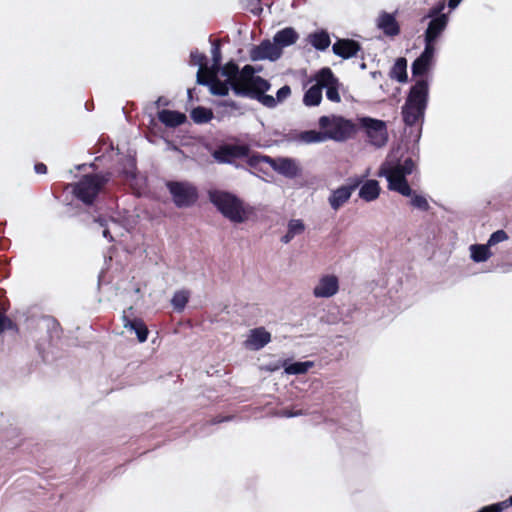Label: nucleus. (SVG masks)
I'll list each match as a JSON object with an SVG mask.
<instances>
[{
  "mask_svg": "<svg viewBox=\"0 0 512 512\" xmlns=\"http://www.w3.org/2000/svg\"><path fill=\"white\" fill-rule=\"evenodd\" d=\"M211 72L217 73L215 70H212L211 68H199L197 72V83L200 85H210L212 81V74Z\"/></svg>",
  "mask_w": 512,
  "mask_h": 512,
  "instance_id": "nucleus-36",
  "label": "nucleus"
},
{
  "mask_svg": "<svg viewBox=\"0 0 512 512\" xmlns=\"http://www.w3.org/2000/svg\"><path fill=\"white\" fill-rule=\"evenodd\" d=\"M224 419H218V418H215L211 421L212 424H217V423H220L222 422Z\"/></svg>",
  "mask_w": 512,
  "mask_h": 512,
  "instance_id": "nucleus-51",
  "label": "nucleus"
},
{
  "mask_svg": "<svg viewBox=\"0 0 512 512\" xmlns=\"http://www.w3.org/2000/svg\"><path fill=\"white\" fill-rule=\"evenodd\" d=\"M250 151V147L246 144H224L213 152V157L219 163L232 164L236 159H249L252 156Z\"/></svg>",
  "mask_w": 512,
  "mask_h": 512,
  "instance_id": "nucleus-10",
  "label": "nucleus"
},
{
  "mask_svg": "<svg viewBox=\"0 0 512 512\" xmlns=\"http://www.w3.org/2000/svg\"><path fill=\"white\" fill-rule=\"evenodd\" d=\"M157 117L161 123L170 128L178 127L186 121L184 113L168 109L159 111Z\"/></svg>",
  "mask_w": 512,
  "mask_h": 512,
  "instance_id": "nucleus-20",
  "label": "nucleus"
},
{
  "mask_svg": "<svg viewBox=\"0 0 512 512\" xmlns=\"http://www.w3.org/2000/svg\"><path fill=\"white\" fill-rule=\"evenodd\" d=\"M390 77L399 82L407 81V60L405 58L400 57L396 60L390 71Z\"/></svg>",
  "mask_w": 512,
  "mask_h": 512,
  "instance_id": "nucleus-29",
  "label": "nucleus"
},
{
  "mask_svg": "<svg viewBox=\"0 0 512 512\" xmlns=\"http://www.w3.org/2000/svg\"><path fill=\"white\" fill-rule=\"evenodd\" d=\"M307 42L318 51H325L331 44L329 33L320 29L314 31L307 36Z\"/></svg>",
  "mask_w": 512,
  "mask_h": 512,
  "instance_id": "nucleus-22",
  "label": "nucleus"
},
{
  "mask_svg": "<svg viewBox=\"0 0 512 512\" xmlns=\"http://www.w3.org/2000/svg\"><path fill=\"white\" fill-rule=\"evenodd\" d=\"M362 183L361 178H349L348 183L333 190L328 198L331 208L335 211L339 210L348 202L352 193Z\"/></svg>",
  "mask_w": 512,
  "mask_h": 512,
  "instance_id": "nucleus-11",
  "label": "nucleus"
},
{
  "mask_svg": "<svg viewBox=\"0 0 512 512\" xmlns=\"http://www.w3.org/2000/svg\"><path fill=\"white\" fill-rule=\"evenodd\" d=\"M34 170H35V172L37 174H46L47 173V166L44 163L39 162V163L35 164Z\"/></svg>",
  "mask_w": 512,
  "mask_h": 512,
  "instance_id": "nucleus-43",
  "label": "nucleus"
},
{
  "mask_svg": "<svg viewBox=\"0 0 512 512\" xmlns=\"http://www.w3.org/2000/svg\"><path fill=\"white\" fill-rule=\"evenodd\" d=\"M241 70L239 69V66L234 61L227 62L222 68L221 73L223 76L226 77V80L228 81L229 85L231 86V83L236 80V78L240 75Z\"/></svg>",
  "mask_w": 512,
  "mask_h": 512,
  "instance_id": "nucleus-32",
  "label": "nucleus"
},
{
  "mask_svg": "<svg viewBox=\"0 0 512 512\" xmlns=\"http://www.w3.org/2000/svg\"><path fill=\"white\" fill-rule=\"evenodd\" d=\"M319 78L321 79L322 90L326 89V97L329 101L339 103L341 96L339 94L340 82L329 67L319 70Z\"/></svg>",
  "mask_w": 512,
  "mask_h": 512,
  "instance_id": "nucleus-12",
  "label": "nucleus"
},
{
  "mask_svg": "<svg viewBox=\"0 0 512 512\" xmlns=\"http://www.w3.org/2000/svg\"><path fill=\"white\" fill-rule=\"evenodd\" d=\"M102 235L103 237H105L106 239H108L110 242L114 241V238L113 236L111 235L109 229L106 227L104 228L103 232H102Z\"/></svg>",
  "mask_w": 512,
  "mask_h": 512,
  "instance_id": "nucleus-46",
  "label": "nucleus"
},
{
  "mask_svg": "<svg viewBox=\"0 0 512 512\" xmlns=\"http://www.w3.org/2000/svg\"><path fill=\"white\" fill-rule=\"evenodd\" d=\"M190 116L195 123L204 124L212 120L213 112L211 109L198 106L191 111Z\"/></svg>",
  "mask_w": 512,
  "mask_h": 512,
  "instance_id": "nucleus-31",
  "label": "nucleus"
},
{
  "mask_svg": "<svg viewBox=\"0 0 512 512\" xmlns=\"http://www.w3.org/2000/svg\"><path fill=\"white\" fill-rule=\"evenodd\" d=\"M338 290V278L334 275H326L319 280L318 285L313 289V294L318 298H329L335 295Z\"/></svg>",
  "mask_w": 512,
  "mask_h": 512,
  "instance_id": "nucleus-15",
  "label": "nucleus"
},
{
  "mask_svg": "<svg viewBox=\"0 0 512 512\" xmlns=\"http://www.w3.org/2000/svg\"><path fill=\"white\" fill-rule=\"evenodd\" d=\"M255 69L252 65H245L240 75L231 83L230 88L237 96L251 98L260 88L266 79L255 75Z\"/></svg>",
  "mask_w": 512,
  "mask_h": 512,
  "instance_id": "nucleus-6",
  "label": "nucleus"
},
{
  "mask_svg": "<svg viewBox=\"0 0 512 512\" xmlns=\"http://www.w3.org/2000/svg\"><path fill=\"white\" fill-rule=\"evenodd\" d=\"M413 169V160L407 158L403 163H383L379 175L386 177L389 190L396 191L404 196H410V204L416 206V194H412V189L406 180V176L412 173Z\"/></svg>",
  "mask_w": 512,
  "mask_h": 512,
  "instance_id": "nucleus-3",
  "label": "nucleus"
},
{
  "mask_svg": "<svg viewBox=\"0 0 512 512\" xmlns=\"http://www.w3.org/2000/svg\"><path fill=\"white\" fill-rule=\"evenodd\" d=\"M319 126L325 130L327 138L334 140H343L352 136L357 131V126L351 120L343 117L321 116Z\"/></svg>",
  "mask_w": 512,
  "mask_h": 512,
  "instance_id": "nucleus-7",
  "label": "nucleus"
},
{
  "mask_svg": "<svg viewBox=\"0 0 512 512\" xmlns=\"http://www.w3.org/2000/svg\"><path fill=\"white\" fill-rule=\"evenodd\" d=\"M411 75H412V78H415L416 77V68H417V65H416V60H414L412 63H411Z\"/></svg>",
  "mask_w": 512,
  "mask_h": 512,
  "instance_id": "nucleus-48",
  "label": "nucleus"
},
{
  "mask_svg": "<svg viewBox=\"0 0 512 512\" xmlns=\"http://www.w3.org/2000/svg\"><path fill=\"white\" fill-rule=\"evenodd\" d=\"M94 221H95L96 223H98L100 226L104 227V228H106V227H107V221H106V219H104V218H102V217H96V218L94 219Z\"/></svg>",
  "mask_w": 512,
  "mask_h": 512,
  "instance_id": "nucleus-47",
  "label": "nucleus"
},
{
  "mask_svg": "<svg viewBox=\"0 0 512 512\" xmlns=\"http://www.w3.org/2000/svg\"><path fill=\"white\" fill-rule=\"evenodd\" d=\"M190 58L192 64L199 65L200 68H207V58L203 53H199L197 50L192 51Z\"/></svg>",
  "mask_w": 512,
  "mask_h": 512,
  "instance_id": "nucleus-40",
  "label": "nucleus"
},
{
  "mask_svg": "<svg viewBox=\"0 0 512 512\" xmlns=\"http://www.w3.org/2000/svg\"><path fill=\"white\" fill-rule=\"evenodd\" d=\"M301 140L307 143L321 142L327 139L326 132H320L316 130L304 131L300 135Z\"/></svg>",
  "mask_w": 512,
  "mask_h": 512,
  "instance_id": "nucleus-35",
  "label": "nucleus"
},
{
  "mask_svg": "<svg viewBox=\"0 0 512 512\" xmlns=\"http://www.w3.org/2000/svg\"><path fill=\"white\" fill-rule=\"evenodd\" d=\"M298 415V413H294V412H285V416L287 417H292V416H296Z\"/></svg>",
  "mask_w": 512,
  "mask_h": 512,
  "instance_id": "nucleus-50",
  "label": "nucleus"
},
{
  "mask_svg": "<svg viewBox=\"0 0 512 512\" xmlns=\"http://www.w3.org/2000/svg\"><path fill=\"white\" fill-rule=\"evenodd\" d=\"M402 117L407 126L416 124V84L410 87L408 97L402 107Z\"/></svg>",
  "mask_w": 512,
  "mask_h": 512,
  "instance_id": "nucleus-18",
  "label": "nucleus"
},
{
  "mask_svg": "<svg viewBox=\"0 0 512 512\" xmlns=\"http://www.w3.org/2000/svg\"><path fill=\"white\" fill-rule=\"evenodd\" d=\"M110 179L111 173L85 174L71 185V193L84 205L92 206Z\"/></svg>",
  "mask_w": 512,
  "mask_h": 512,
  "instance_id": "nucleus-4",
  "label": "nucleus"
},
{
  "mask_svg": "<svg viewBox=\"0 0 512 512\" xmlns=\"http://www.w3.org/2000/svg\"><path fill=\"white\" fill-rule=\"evenodd\" d=\"M377 27L387 37H395L400 34V25L395 16L386 11H382L377 18Z\"/></svg>",
  "mask_w": 512,
  "mask_h": 512,
  "instance_id": "nucleus-17",
  "label": "nucleus"
},
{
  "mask_svg": "<svg viewBox=\"0 0 512 512\" xmlns=\"http://www.w3.org/2000/svg\"><path fill=\"white\" fill-rule=\"evenodd\" d=\"M420 132H421V129L418 128V135H417V138L419 139L420 138Z\"/></svg>",
  "mask_w": 512,
  "mask_h": 512,
  "instance_id": "nucleus-52",
  "label": "nucleus"
},
{
  "mask_svg": "<svg viewBox=\"0 0 512 512\" xmlns=\"http://www.w3.org/2000/svg\"><path fill=\"white\" fill-rule=\"evenodd\" d=\"M332 51L342 59H350L356 57L362 51V46L354 39L338 38L332 45Z\"/></svg>",
  "mask_w": 512,
  "mask_h": 512,
  "instance_id": "nucleus-14",
  "label": "nucleus"
},
{
  "mask_svg": "<svg viewBox=\"0 0 512 512\" xmlns=\"http://www.w3.org/2000/svg\"><path fill=\"white\" fill-rule=\"evenodd\" d=\"M221 59H222V55H221L220 45L218 43H216L212 47V60H213V65L211 67L212 70H215L217 72L220 69Z\"/></svg>",
  "mask_w": 512,
  "mask_h": 512,
  "instance_id": "nucleus-38",
  "label": "nucleus"
},
{
  "mask_svg": "<svg viewBox=\"0 0 512 512\" xmlns=\"http://www.w3.org/2000/svg\"><path fill=\"white\" fill-rule=\"evenodd\" d=\"M210 202L217 210L233 223H243L249 219L253 213V208L246 206L235 194L222 191L211 190L208 193Z\"/></svg>",
  "mask_w": 512,
  "mask_h": 512,
  "instance_id": "nucleus-2",
  "label": "nucleus"
},
{
  "mask_svg": "<svg viewBox=\"0 0 512 512\" xmlns=\"http://www.w3.org/2000/svg\"><path fill=\"white\" fill-rule=\"evenodd\" d=\"M359 127L364 131L370 144L375 147H382L388 141V131L386 123L383 120L371 117H362L358 119Z\"/></svg>",
  "mask_w": 512,
  "mask_h": 512,
  "instance_id": "nucleus-8",
  "label": "nucleus"
},
{
  "mask_svg": "<svg viewBox=\"0 0 512 512\" xmlns=\"http://www.w3.org/2000/svg\"><path fill=\"white\" fill-rule=\"evenodd\" d=\"M7 303H9L8 300L0 293V334L5 330H17V325L10 318L5 316L8 309Z\"/></svg>",
  "mask_w": 512,
  "mask_h": 512,
  "instance_id": "nucleus-28",
  "label": "nucleus"
},
{
  "mask_svg": "<svg viewBox=\"0 0 512 512\" xmlns=\"http://www.w3.org/2000/svg\"><path fill=\"white\" fill-rule=\"evenodd\" d=\"M270 83L265 80V82L260 86V88L254 93L251 99H255L259 101L262 105L267 108H274L277 105V100L271 95H267L266 92L270 89Z\"/></svg>",
  "mask_w": 512,
  "mask_h": 512,
  "instance_id": "nucleus-25",
  "label": "nucleus"
},
{
  "mask_svg": "<svg viewBox=\"0 0 512 512\" xmlns=\"http://www.w3.org/2000/svg\"><path fill=\"white\" fill-rule=\"evenodd\" d=\"M124 327L130 331H134L137 335L139 342H145L148 338V328L144 321L140 318L130 319L127 316L123 317Z\"/></svg>",
  "mask_w": 512,
  "mask_h": 512,
  "instance_id": "nucleus-21",
  "label": "nucleus"
},
{
  "mask_svg": "<svg viewBox=\"0 0 512 512\" xmlns=\"http://www.w3.org/2000/svg\"><path fill=\"white\" fill-rule=\"evenodd\" d=\"M316 83L304 94L303 103L308 107L318 106L322 101V85L319 78V71L314 75Z\"/></svg>",
  "mask_w": 512,
  "mask_h": 512,
  "instance_id": "nucleus-19",
  "label": "nucleus"
},
{
  "mask_svg": "<svg viewBox=\"0 0 512 512\" xmlns=\"http://www.w3.org/2000/svg\"><path fill=\"white\" fill-rule=\"evenodd\" d=\"M462 0H449L447 5L450 9V11L448 13H450L452 10H454L460 3H461Z\"/></svg>",
  "mask_w": 512,
  "mask_h": 512,
  "instance_id": "nucleus-45",
  "label": "nucleus"
},
{
  "mask_svg": "<svg viewBox=\"0 0 512 512\" xmlns=\"http://www.w3.org/2000/svg\"><path fill=\"white\" fill-rule=\"evenodd\" d=\"M210 74H212V81L209 85L211 93L217 96H227L230 88L228 81H221L218 79L215 72H211Z\"/></svg>",
  "mask_w": 512,
  "mask_h": 512,
  "instance_id": "nucleus-30",
  "label": "nucleus"
},
{
  "mask_svg": "<svg viewBox=\"0 0 512 512\" xmlns=\"http://www.w3.org/2000/svg\"><path fill=\"white\" fill-rule=\"evenodd\" d=\"M314 363L312 361L294 362L285 366V372L290 375H299L306 373Z\"/></svg>",
  "mask_w": 512,
  "mask_h": 512,
  "instance_id": "nucleus-34",
  "label": "nucleus"
},
{
  "mask_svg": "<svg viewBox=\"0 0 512 512\" xmlns=\"http://www.w3.org/2000/svg\"><path fill=\"white\" fill-rule=\"evenodd\" d=\"M271 341V334L264 327L250 330L245 346L251 350H260Z\"/></svg>",
  "mask_w": 512,
  "mask_h": 512,
  "instance_id": "nucleus-16",
  "label": "nucleus"
},
{
  "mask_svg": "<svg viewBox=\"0 0 512 512\" xmlns=\"http://www.w3.org/2000/svg\"><path fill=\"white\" fill-rule=\"evenodd\" d=\"M282 50L269 40L262 41L259 45L253 46L250 51V58L253 61L269 59L275 61L280 58Z\"/></svg>",
  "mask_w": 512,
  "mask_h": 512,
  "instance_id": "nucleus-13",
  "label": "nucleus"
},
{
  "mask_svg": "<svg viewBox=\"0 0 512 512\" xmlns=\"http://www.w3.org/2000/svg\"><path fill=\"white\" fill-rule=\"evenodd\" d=\"M380 194V186L376 180L366 181L359 190V197L367 202L374 201Z\"/></svg>",
  "mask_w": 512,
  "mask_h": 512,
  "instance_id": "nucleus-24",
  "label": "nucleus"
},
{
  "mask_svg": "<svg viewBox=\"0 0 512 512\" xmlns=\"http://www.w3.org/2000/svg\"><path fill=\"white\" fill-rule=\"evenodd\" d=\"M471 259L476 262H485L491 256L490 247L487 244H473L469 247Z\"/></svg>",
  "mask_w": 512,
  "mask_h": 512,
  "instance_id": "nucleus-27",
  "label": "nucleus"
},
{
  "mask_svg": "<svg viewBox=\"0 0 512 512\" xmlns=\"http://www.w3.org/2000/svg\"><path fill=\"white\" fill-rule=\"evenodd\" d=\"M167 188L178 208L191 207L198 199L196 187L189 183L169 181L167 182Z\"/></svg>",
  "mask_w": 512,
  "mask_h": 512,
  "instance_id": "nucleus-9",
  "label": "nucleus"
},
{
  "mask_svg": "<svg viewBox=\"0 0 512 512\" xmlns=\"http://www.w3.org/2000/svg\"><path fill=\"white\" fill-rule=\"evenodd\" d=\"M251 12L258 15L262 12V8L261 7H258L256 10L255 9H251Z\"/></svg>",
  "mask_w": 512,
  "mask_h": 512,
  "instance_id": "nucleus-49",
  "label": "nucleus"
},
{
  "mask_svg": "<svg viewBox=\"0 0 512 512\" xmlns=\"http://www.w3.org/2000/svg\"><path fill=\"white\" fill-rule=\"evenodd\" d=\"M247 163L250 167L253 168L258 167L261 163L269 164L274 171L287 178H295L300 172L296 161L291 158L279 157L274 159L267 155L255 153L249 157Z\"/></svg>",
  "mask_w": 512,
  "mask_h": 512,
  "instance_id": "nucleus-5",
  "label": "nucleus"
},
{
  "mask_svg": "<svg viewBox=\"0 0 512 512\" xmlns=\"http://www.w3.org/2000/svg\"><path fill=\"white\" fill-rule=\"evenodd\" d=\"M299 38L298 33L292 27H286L278 31L274 36L275 44L281 49L293 45Z\"/></svg>",
  "mask_w": 512,
  "mask_h": 512,
  "instance_id": "nucleus-23",
  "label": "nucleus"
},
{
  "mask_svg": "<svg viewBox=\"0 0 512 512\" xmlns=\"http://www.w3.org/2000/svg\"><path fill=\"white\" fill-rule=\"evenodd\" d=\"M305 231V224L301 219H291L288 222L287 232L281 238L285 244L289 243L295 236L302 234Z\"/></svg>",
  "mask_w": 512,
  "mask_h": 512,
  "instance_id": "nucleus-26",
  "label": "nucleus"
},
{
  "mask_svg": "<svg viewBox=\"0 0 512 512\" xmlns=\"http://www.w3.org/2000/svg\"><path fill=\"white\" fill-rule=\"evenodd\" d=\"M217 106L218 107H223V108H229L231 111H236V110L240 109V106L238 105V103L233 101V100H222V101H219L217 103Z\"/></svg>",
  "mask_w": 512,
  "mask_h": 512,
  "instance_id": "nucleus-42",
  "label": "nucleus"
},
{
  "mask_svg": "<svg viewBox=\"0 0 512 512\" xmlns=\"http://www.w3.org/2000/svg\"><path fill=\"white\" fill-rule=\"evenodd\" d=\"M417 203H418L417 204L418 205V210L419 209L426 210L428 208L427 200L424 197L420 196L419 194H418V202Z\"/></svg>",
  "mask_w": 512,
  "mask_h": 512,
  "instance_id": "nucleus-44",
  "label": "nucleus"
},
{
  "mask_svg": "<svg viewBox=\"0 0 512 512\" xmlns=\"http://www.w3.org/2000/svg\"><path fill=\"white\" fill-rule=\"evenodd\" d=\"M509 506H512V495L505 501L482 508L479 512H502Z\"/></svg>",
  "mask_w": 512,
  "mask_h": 512,
  "instance_id": "nucleus-37",
  "label": "nucleus"
},
{
  "mask_svg": "<svg viewBox=\"0 0 512 512\" xmlns=\"http://www.w3.org/2000/svg\"><path fill=\"white\" fill-rule=\"evenodd\" d=\"M291 94V89L288 85L282 86L276 93L277 102H282L287 99Z\"/></svg>",
  "mask_w": 512,
  "mask_h": 512,
  "instance_id": "nucleus-41",
  "label": "nucleus"
},
{
  "mask_svg": "<svg viewBox=\"0 0 512 512\" xmlns=\"http://www.w3.org/2000/svg\"><path fill=\"white\" fill-rule=\"evenodd\" d=\"M508 238L507 234L503 230H497L492 233L488 242L486 243L489 247L496 245L497 243L503 242Z\"/></svg>",
  "mask_w": 512,
  "mask_h": 512,
  "instance_id": "nucleus-39",
  "label": "nucleus"
},
{
  "mask_svg": "<svg viewBox=\"0 0 512 512\" xmlns=\"http://www.w3.org/2000/svg\"><path fill=\"white\" fill-rule=\"evenodd\" d=\"M190 293L188 290H178L174 293L171 303L175 310L182 311L189 301Z\"/></svg>",
  "mask_w": 512,
  "mask_h": 512,
  "instance_id": "nucleus-33",
  "label": "nucleus"
},
{
  "mask_svg": "<svg viewBox=\"0 0 512 512\" xmlns=\"http://www.w3.org/2000/svg\"><path fill=\"white\" fill-rule=\"evenodd\" d=\"M446 1L435 3L423 17L427 20V28L424 33L425 47L418 56V124L424 121V113L428 103L429 79L435 64L436 44L442 33L447 28L449 13H444Z\"/></svg>",
  "mask_w": 512,
  "mask_h": 512,
  "instance_id": "nucleus-1",
  "label": "nucleus"
}]
</instances>
